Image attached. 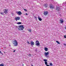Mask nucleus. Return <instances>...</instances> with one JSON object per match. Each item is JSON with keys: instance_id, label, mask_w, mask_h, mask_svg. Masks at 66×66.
Returning <instances> with one entry per match:
<instances>
[{"instance_id": "11", "label": "nucleus", "mask_w": 66, "mask_h": 66, "mask_svg": "<svg viewBox=\"0 0 66 66\" xmlns=\"http://www.w3.org/2000/svg\"><path fill=\"white\" fill-rule=\"evenodd\" d=\"M60 21L61 23H63L64 22V21L63 19H61L60 20Z\"/></svg>"}, {"instance_id": "6", "label": "nucleus", "mask_w": 66, "mask_h": 66, "mask_svg": "<svg viewBox=\"0 0 66 66\" xmlns=\"http://www.w3.org/2000/svg\"><path fill=\"white\" fill-rule=\"evenodd\" d=\"M50 7L51 9H54V6L52 5H50Z\"/></svg>"}, {"instance_id": "9", "label": "nucleus", "mask_w": 66, "mask_h": 66, "mask_svg": "<svg viewBox=\"0 0 66 66\" xmlns=\"http://www.w3.org/2000/svg\"><path fill=\"white\" fill-rule=\"evenodd\" d=\"M60 10H61V8H60V7H57L56 8V10H57V11H60Z\"/></svg>"}, {"instance_id": "29", "label": "nucleus", "mask_w": 66, "mask_h": 66, "mask_svg": "<svg viewBox=\"0 0 66 66\" xmlns=\"http://www.w3.org/2000/svg\"><path fill=\"white\" fill-rule=\"evenodd\" d=\"M27 43H28V44H30V43H29V42L28 41L27 42Z\"/></svg>"}, {"instance_id": "35", "label": "nucleus", "mask_w": 66, "mask_h": 66, "mask_svg": "<svg viewBox=\"0 0 66 66\" xmlns=\"http://www.w3.org/2000/svg\"><path fill=\"white\" fill-rule=\"evenodd\" d=\"M37 17H36V16H35V18H36V19H37V18H36Z\"/></svg>"}, {"instance_id": "31", "label": "nucleus", "mask_w": 66, "mask_h": 66, "mask_svg": "<svg viewBox=\"0 0 66 66\" xmlns=\"http://www.w3.org/2000/svg\"><path fill=\"white\" fill-rule=\"evenodd\" d=\"M26 15H28V13H26Z\"/></svg>"}, {"instance_id": "15", "label": "nucleus", "mask_w": 66, "mask_h": 66, "mask_svg": "<svg viewBox=\"0 0 66 66\" xmlns=\"http://www.w3.org/2000/svg\"><path fill=\"white\" fill-rule=\"evenodd\" d=\"M62 5H65V6H66V1L65 2H63V3L62 4Z\"/></svg>"}, {"instance_id": "14", "label": "nucleus", "mask_w": 66, "mask_h": 66, "mask_svg": "<svg viewBox=\"0 0 66 66\" xmlns=\"http://www.w3.org/2000/svg\"><path fill=\"white\" fill-rule=\"evenodd\" d=\"M47 1H48V2H50V1H52V2H54V1L53 0H46Z\"/></svg>"}, {"instance_id": "25", "label": "nucleus", "mask_w": 66, "mask_h": 66, "mask_svg": "<svg viewBox=\"0 0 66 66\" xmlns=\"http://www.w3.org/2000/svg\"><path fill=\"white\" fill-rule=\"evenodd\" d=\"M28 31L29 32H31V29L28 30Z\"/></svg>"}, {"instance_id": "17", "label": "nucleus", "mask_w": 66, "mask_h": 66, "mask_svg": "<svg viewBox=\"0 0 66 66\" xmlns=\"http://www.w3.org/2000/svg\"><path fill=\"white\" fill-rule=\"evenodd\" d=\"M17 24H21V22H18L17 23Z\"/></svg>"}, {"instance_id": "7", "label": "nucleus", "mask_w": 66, "mask_h": 66, "mask_svg": "<svg viewBox=\"0 0 66 66\" xmlns=\"http://www.w3.org/2000/svg\"><path fill=\"white\" fill-rule=\"evenodd\" d=\"M4 11V13H5V14H6V13H7V11H8V10L6 9H4L3 10Z\"/></svg>"}, {"instance_id": "18", "label": "nucleus", "mask_w": 66, "mask_h": 66, "mask_svg": "<svg viewBox=\"0 0 66 66\" xmlns=\"http://www.w3.org/2000/svg\"><path fill=\"white\" fill-rule=\"evenodd\" d=\"M27 55L28 56H32V55L30 54H28Z\"/></svg>"}, {"instance_id": "21", "label": "nucleus", "mask_w": 66, "mask_h": 66, "mask_svg": "<svg viewBox=\"0 0 66 66\" xmlns=\"http://www.w3.org/2000/svg\"><path fill=\"white\" fill-rule=\"evenodd\" d=\"M0 66H4V65L3 63L1 64H0Z\"/></svg>"}, {"instance_id": "36", "label": "nucleus", "mask_w": 66, "mask_h": 66, "mask_svg": "<svg viewBox=\"0 0 66 66\" xmlns=\"http://www.w3.org/2000/svg\"><path fill=\"white\" fill-rule=\"evenodd\" d=\"M46 65V66H49V65Z\"/></svg>"}, {"instance_id": "8", "label": "nucleus", "mask_w": 66, "mask_h": 66, "mask_svg": "<svg viewBox=\"0 0 66 66\" xmlns=\"http://www.w3.org/2000/svg\"><path fill=\"white\" fill-rule=\"evenodd\" d=\"M20 17H17L15 18V20L16 21H17V20H20Z\"/></svg>"}, {"instance_id": "26", "label": "nucleus", "mask_w": 66, "mask_h": 66, "mask_svg": "<svg viewBox=\"0 0 66 66\" xmlns=\"http://www.w3.org/2000/svg\"><path fill=\"white\" fill-rule=\"evenodd\" d=\"M50 66H52V63H51L50 64Z\"/></svg>"}, {"instance_id": "39", "label": "nucleus", "mask_w": 66, "mask_h": 66, "mask_svg": "<svg viewBox=\"0 0 66 66\" xmlns=\"http://www.w3.org/2000/svg\"><path fill=\"white\" fill-rule=\"evenodd\" d=\"M31 66H33V65H32Z\"/></svg>"}, {"instance_id": "10", "label": "nucleus", "mask_w": 66, "mask_h": 66, "mask_svg": "<svg viewBox=\"0 0 66 66\" xmlns=\"http://www.w3.org/2000/svg\"><path fill=\"white\" fill-rule=\"evenodd\" d=\"M38 19L39 20V21H42V19L41 18L39 17V16H38Z\"/></svg>"}, {"instance_id": "19", "label": "nucleus", "mask_w": 66, "mask_h": 66, "mask_svg": "<svg viewBox=\"0 0 66 66\" xmlns=\"http://www.w3.org/2000/svg\"><path fill=\"white\" fill-rule=\"evenodd\" d=\"M43 61L44 62H47V61H48V60H47L46 59H44Z\"/></svg>"}, {"instance_id": "16", "label": "nucleus", "mask_w": 66, "mask_h": 66, "mask_svg": "<svg viewBox=\"0 0 66 66\" xmlns=\"http://www.w3.org/2000/svg\"><path fill=\"white\" fill-rule=\"evenodd\" d=\"M45 51H48V48L47 47H45Z\"/></svg>"}, {"instance_id": "22", "label": "nucleus", "mask_w": 66, "mask_h": 66, "mask_svg": "<svg viewBox=\"0 0 66 66\" xmlns=\"http://www.w3.org/2000/svg\"><path fill=\"white\" fill-rule=\"evenodd\" d=\"M47 5H48V4H45V7H47Z\"/></svg>"}, {"instance_id": "38", "label": "nucleus", "mask_w": 66, "mask_h": 66, "mask_svg": "<svg viewBox=\"0 0 66 66\" xmlns=\"http://www.w3.org/2000/svg\"><path fill=\"white\" fill-rule=\"evenodd\" d=\"M0 53H1V51H0Z\"/></svg>"}, {"instance_id": "34", "label": "nucleus", "mask_w": 66, "mask_h": 66, "mask_svg": "<svg viewBox=\"0 0 66 66\" xmlns=\"http://www.w3.org/2000/svg\"><path fill=\"white\" fill-rule=\"evenodd\" d=\"M65 30H66V26L65 27Z\"/></svg>"}, {"instance_id": "30", "label": "nucleus", "mask_w": 66, "mask_h": 66, "mask_svg": "<svg viewBox=\"0 0 66 66\" xmlns=\"http://www.w3.org/2000/svg\"><path fill=\"white\" fill-rule=\"evenodd\" d=\"M64 46H66V44H64Z\"/></svg>"}, {"instance_id": "4", "label": "nucleus", "mask_w": 66, "mask_h": 66, "mask_svg": "<svg viewBox=\"0 0 66 66\" xmlns=\"http://www.w3.org/2000/svg\"><path fill=\"white\" fill-rule=\"evenodd\" d=\"M36 46H39L40 43H39V41H38L37 40L36 41Z\"/></svg>"}, {"instance_id": "5", "label": "nucleus", "mask_w": 66, "mask_h": 66, "mask_svg": "<svg viewBox=\"0 0 66 66\" xmlns=\"http://www.w3.org/2000/svg\"><path fill=\"white\" fill-rule=\"evenodd\" d=\"M16 13L18 15H20L22 14V13L20 11H17L16 12Z\"/></svg>"}, {"instance_id": "24", "label": "nucleus", "mask_w": 66, "mask_h": 66, "mask_svg": "<svg viewBox=\"0 0 66 66\" xmlns=\"http://www.w3.org/2000/svg\"><path fill=\"white\" fill-rule=\"evenodd\" d=\"M0 14L2 15H4V13L3 12H1Z\"/></svg>"}, {"instance_id": "3", "label": "nucleus", "mask_w": 66, "mask_h": 66, "mask_svg": "<svg viewBox=\"0 0 66 66\" xmlns=\"http://www.w3.org/2000/svg\"><path fill=\"white\" fill-rule=\"evenodd\" d=\"M44 54L45 56L47 58V57H48V55L49 54V52H47V53H45Z\"/></svg>"}, {"instance_id": "33", "label": "nucleus", "mask_w": 66, "mask_h": 66, "mask_svg": "<svg viewBox=\"0 0 66 66\" xmlns=\"http://www.w3.org/2000/svg\"><path fill=\"white\" fill-rule=\"evenodd\" d=\"M1 54H2V55H3V53H2L1 52Z\"/></svg>"}, {"instance_id": "37", "label": "nucleus", "mask_w": 66, "mask_h": 66, "mask_svg": "<svg viewBox=\"0 0 66 66\" xmlns=\"http://www.w3.org/2000/svg\"><path fill=\"white\" fill-rule=\"evenodd\" d=\"M40 1H42V0H39Z\"/></svg>"}, {"instance_id": "12", "label": "nucleus", "mask_w": 66, "mask_h": 66, "mask_svg": "<svg viewBox=\"0 0 66 66\" xmlns=\"http://www.w3.org/2000/svg\"><path fill=\"white\" fill-rule=\"evenodd\" d=\"M48 14V12L47 11H45L44 13V14L45 15H47Z\"/></svg>"}, {"instance_id": "20", "label": "nucleus", "mask_w": 66, "mask_h": 66, "mask_svg": "<svg viewBox=\"0 0 66 66\" xmlns=\"http://www.w3.org/2000/svg\"><path fill=\"white\" fill-rule=\"evenodd\" d=\"M56 43H57L58 44H60V42H58L57 41H56Z\"/></svg>"}, {"instance_id": "32", "label": "nucleus", "mask_w": 66, "mask_h": 66, "mask_svg": "<svg viewBox=\"0 0 66 66\" xmlns=\"http://www.w3.org/2000/svg\"><path fill=\"white\" fill-rule=\"evenodd\" d=\"M16 51L15 50H14V51H13V52H15V51Z\"/></svg>"}, {"instance_id": "13", "label": "nucleus", "mask_w": 66, "mask_h": 66, "mask_svg": "<svg viewBox=\"0 0 66 66\" xmlns=\"http://www.w3.org/2000/svg\"><path fill=\"white\" fill-rule=\"evenodd\" d=\"M30 43L31 46H32V45H34V42H33L32 41Z\"/></svg>"}, {"instance_id": "23", "label": "nucleus", "mask_w": 66, "mask_h": 66, "mask_svg": "<svg viewBox=\"0 0 66 66\" xmlns=\"http://www.w3.org/2000/svg\"><path fill=\"white\" fill-rule=\"evenodd\" d=\"M45 64L46 65H47V62H45Z\"/></svg>"}, {"instance_id": "1", "label": "nucleus", "mask_w": 66, "mask_h": 66, "mask_svg": "<svg viewBox=\"0 0 66 66\" xmlns=\"http://www.w3.org/2000/svg\"><path fill=\"white\" fill-rule=\"evenodd\" d=\"M19 27L20 28H21L20 29H19V30L20 31L23 30L24 29V27H23V25H20L19 26Z\"/></svg>"}, {"instance_id": "28", "label": "nucleus", "mask_w": 66, "mask_h": 66, "mask_svg": "<svg viewBox=\"0 0 66 66\" xmlns=\"http://www.w3.org/2000/svg\"><path fill=\"white\" fill-rule=\"evenodd\" d=\"M64 38H66V36H64Z\"/></svg>"}, {"instance_id": "27", "label": "nucleus", "mask_w": 66, "mask_h": 66, "mask_svg": "<svg viewBox=\"0 0 66 66\" xmlns=\"http://www.w3.org/2000/svg\"><path fill=\"white\" fill-rule=\"evenodd\" d=\"M24 11H25V12H27V10L26 9H24Z\"/></svg>"}, {"instance_id": "2", "label": "nucleus", "mask_w": 66, "mask_h": 66, "mask_svg": "<svg viewBox=\"0 0 66 66\" xmlns=\"http://www.w3.org/2000/svg\"><path fill=\"white\" fill-rule=\"evenodd\" d=\"M13 44L14 45V46H17L18 45V42H17L16 40H15L13 41Z\"/></svg>"}]
</instances>
